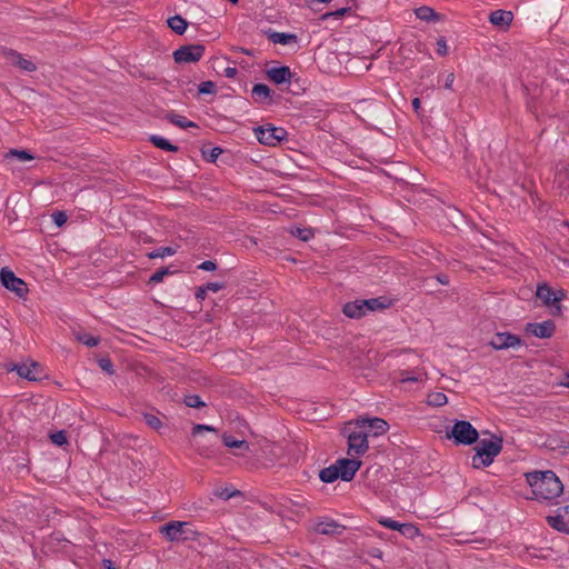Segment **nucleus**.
I'll use <instances>...</instances> for the list:
<instances>
[{
	"mask_svg": "<svg viewBox=\"0 0 569 569\" xmlns=\"http://www.w3.org/2000/svg\"><path fill=\"white\" fill-rule=\"evenodd\" d=\"M436 44H437V53L441 57H445L448 53V47H447V41H446L445 37L438 38Z\"/></svg>",
	"mask_w": 569,
	"mask_h": 569,
	"instance_id": "a18cd8bd",
	"label": "nucleus"
},
{
	"mask_svg": "<svg viewBox=\"0 0 569 569\" xmlns=\"http://www.w3.org/2000/svg\"><path fill=\"white\" fill-rule=\"evenodd\" d=\"M51 441L57 446H63L68 442L67 435L64 431H57L50 435Z\"/></svg>",
	"mask_w": 569,
	"mask_h": 569,
	"instance_id": "37998d69",
	"label": "nucleus"
},
{
	"mask_svg": "<svg viewBox=\"0 0 569 569\" xmlns=\"http://www.w3.org/2000/svg\"><path fill=\"white\" fill-rule=\"evenodd\" d=\"M336 465L340 473V479L343 481H350L359 470L361 461L357 459L342 458L337 460Z\"/></svg>",
	"mask_w": 569,
	"mask_h": 569,
	"instance_id": "4468645a",
	"label": "nucleus"
},
{
	"mask_svg": "<svg viewBox=\"0 0 569 569\" xmlns=\"http://www.w3.org/2000/svg\"><path fill=\"white\" fill-rule=\"evenodd\" d=\"M319 478L321 481L331 483L336 481L338 478H340V473L338 471L337 465L329 466L327 468H323L320 473Z\"/></svg>",
	"mask_w": 569,
	"mask_h": 569,
	"instance_id": "a878e982",
	"label": "nucleus"
},
{
	"mask_svg": "<svg viewBox=\"0 0 569 569\" xmlns=\"http://www.w3.org/2000/svg\"><path fill=\"white\" fill-rule=\"evenodd\" d=\"M150 141L157 148L166 150V151L177 152L179 149L178 146L172 144L169 140H167L166 138H163L161 136L153 134L150 137Z\"/></svg>",
	"mask_w": 569,
	"mask_h": 569,
	"instance_id": "cd10ccee",
	"label": "nucleus"
},
{
	"mask_svg": "<svg viewBox=\"0 0 569 569\" xmlns=\"http://www.w3.org/2000/svg\"><path fill=\"white\" fill-rule=\"evenodd\" d=\"M198 268L204 271H213L217 269V264L211 260H206L202 263H200Z\"/></svg>",
	"mask_w": 569,
	"mask_h": 569,
	"instance_id": "8fccbe9b",
	"label": "nucleus"
},
{
	"mask_svg": "<svg viewBox=\"0 0 569 569\" xmlns=\"http://www.w3.org/2000/svg\"><path fill=\"white\" fill-rule=\"evenodd\" d=\"M164 118L172 124L187 129V128H197L198 126L190 120H187L184 117L177 114L174 112H168Z\"/></svg>",
	"mask_w": 569,
	"mask_h": 569,
	"instance_id": "5701e85b",
	"label": "nucleus"
},
{
	"mask_svg": "<svg viewBox=\"0 0 569 569\" xmlns=\"http://www.w3.org/2000/svg\"><path fill=\"white\" fill-rule=\"evenodd\" d=\"M447 437L453 438L457 445H472L477 442L479 433L469 421L458 420L451 430L447 431Z\"/></svg>",
	"mask_w": 569,
	"mask_h": 569,
	"instance_id": "20e7f679",
	"label": "nucleus"
},
{
	"mask_svg": "<svg viewBox=\"0 0 569 569\" xmlns=\"http://www.w3.org/2000/svg\"><path fill=\"white\" fill-rule=\"evenodd\" d=\"M527 333H530L537 338L548 339L551 338L556 331V325L552 320H546L542 322H529L525 328Z\"/></svg>",
	"mask_w": 569,
	"mask_h": 569,
	"instance_id": "f8f14e48",
	"label": "nucleus"
},
{
	"mask_svg": "<svg viewBox=\"0 0 569 569\" xmlns=\"http://www.w3.org/2000/svg\"><path fill=\"white\" fill-rule=\"evenodd\" d=\"M263 33L267 36L268 40L274 44L279 43L286 46L298 42V37L295 33L278 32L272 29H267Z\"/></svg>",
	"mask_w": 569,
	"mask_h": 569,
	"instance_id": "dca6fc26",
	"label": "nucleus"
},
{
	"mask_svg": "<svg viewBox=\"0 0 569 569\" xmlns=\"http://www.w3.org/2000/svg\"><path fill=\"white\" fill-rule=\"evenodd\" d=\"M237 73H238V70H237V68H233V67H228L223 70V76L226 78H230V79L234 78L237 76Z\"/></svg>",
	"mask_w": 569,
	"mask_h": 569,
	"instance_id": "5fc2aeb1",
	"label": "nucleus"
},
{
	"mask_svg": "<svg viewBox=\"0 0 569 569\" xmlns=\"http://www.w3.org/2000/svg\"><path fill=\"white\" fill-rule=\"evenodd\" d=\"M221 153L222 149L219 147L211 148L208 152L202 150V156L210 162H214Z\"/></svg>",
	"mask_w": 569,
	"mask_h": 569,
	"instance_id": "a19ab883",
	"label": "nucleus"
},
{
	"mask_svg": "<svg viewBox=\"0 0 569 569\" xmlns=\"http://www.w3.org/2000/svg\"><path fill=\"white\" fill-rule=\"evenodd\" d=\"M172 273H173V271H171L169 268H160L150 277L149 282H152V283L161 282L166 276L172 274Z\"/></svg>",
	"mask_w": 569,
	"mask_h": 569,
	"instance_id": "e433bc0d",
	"label": "nucleus"
},
{
	"mask_svg": "<svg viewBox=\"0 0 569 569\" xmlns=\"http://www.w3.org/2000/svg\"><path fill=\"white\" fill-rule=\"evenodd\" d=\"M288 91L292 94H299L300 91L305 90V87L300 83V80L297 83H293L291 87L288 86Z\"/></svg>",
	"mask_w": 569,
	"mask_h": 569,
	"instance_id": "864d4df0",
	"label": "nucleus"
},
{
	"mask_svg": "<svg viewBox=\"0 0 569 569\" xmlns=\"http://www.w3.org/2000/svg\"><path fill=\"white\" fill-rule=\"evenodd\" d=\"M448 401L443 392H432L428 396V403L435 407H441Z\"/></svg>",
	"mask_w": 569,
	"mask_h": 569,
	"instance_id": "473e14b6",
	"label": "nucleus"
},
{
	"mask_svg": "<svg viewBox=\"0 0 569 569\" xmlns=\"http://www.w3.org/2000/svg\"><path fill=\"white\" fill-rule=\"evenodd\" d=\"M144 422L152 429L158 430L162 426L160 419L152 413L143 415Z\"/></svg>",
	"mask_w": 569,
	"mask_h": 569,
	"instance_id": "ea45409f",
	"label": "nucleus"
},
{
	"mask_svg": "<svg viewBox=\"0 0 569 569\" xmlns=\"http://www.w3.org/2000/svg\"><path fill=\"white\" fill-rule=\"evenodd\" d=\"M214 496L222 499V500H229L230 498L234 496H239V490H230L229 488H220L214 490Z\"/></svg>",
	"mask_w": 569,
	"mask_h": 569,
	"instance_id": "f704fd0d",
	"label": "nucleus"
},
{
	"mask_svg": "<svg viewBox=\"0 0 569 569\" xmlns=\"http://www.w3.org/2000/svg\"><path fill=\"white\" fill-rule=\"evenodd\" d=\"M202 431H212L214 432L216 429L212 427V426H208V425H196L193 428H192V435L196 436Z\"/></svg>",
	"mask_w": 569,
	"mask_h": 569,
	"instance_id": "09e8293b",
	"label": "nucleus"
},
{
	"mask_svg": "<svg viewBox=\"0 0 569 569\" xmlns=\"http://www.w3.org/2000/svg\"><path fill=\"white\" fill-rule=\"evenodd\" d=\"M168 27L177 34H183L188 22L181 16H174L168 19Z\"/></svg>",
	"mask_w": 569,
	"mask_h": 569,
	"instance_id": "393cba45",
	"label": "nucleus"
},
{
	"mask_svg": "<svg viewBox=\"0 0 569 569\" xmlns=\"http://www.w3.org/2000/svg\"><path fill=\"white\" fill-rule=\"evenodd\" d=\"M222 441L228 448L239 449L241 451L239 455H243L250 449V446L246 440H238L230 435H223Z\"/></svg>",
	"mask_w": 569,
	"mask_h": 569,
	"instance_id": "4be33fe9",
	"label": "nucleus"
},
{
	"mask_svg": "<svg viewBox=\"0 0 569 569\" xmlns=\"http://www.w3.org/2000/svg\"><path fill=\"white\" fill-rule=\"evenodd\" d=\"M369 555L373 558H381L382 557V552L380 549L378 548H373L369 551Z\"/></svg>",
	"mask_w": 569,
	"mask_h": 569,
	"instance_id": "bf43d9fd",
	"label": "nucleus"
},
{
	"mask_svg": "<svg viewBox=\"0 0 569 569\" xmlns=\"http://www.w3.org/2000/svg\"><path fill=\"white\" fill-rule=\"evenodd\" d=\"M502 438L492 436L490 439H481L476 447V455L472 457V467H488L493 462L496 456L502 450Z\"/></svg>",
	"mask_w": 569,
	"mask_h": 569,
	"instance_id": "f03ea898",
	"label": "nucleus"
},
{
	"mask_svg": "<svg viewBox=\"0 0 569 569\" xmlns=\"http://www.w3.org/2000/svg\"><path fill=\"white\" fill-rule=\"evenodd\" d=\"M537 297L548 307H553L556 310L553 315H560L561 308L559 302L565 298L562 290L555 291L551 287L543 283L537 288Z\"/></svg>",
	"mask_w": 569,
	"mask_h": 569,
	"instance_id": "6e6552de",
	"label": "nucleus"
},
{
	"mask_svg": "<svg viewBox=\"0 0 569 569\" xmlns=\"http://www.w3.org/2000/svg\"><path fill=\"white\" fill-rule=\"evenodd\" d=\"M362 305L367 312L382 310L387 307V305L382 301V298L366 299L362 300Z\"/></svg>",
	"mask_w": 569,
	"mask_h": 569,
	"instance_id": "c756f323",
	"label": "nucleus"
},
{
	"mask_svg": "<svg viewBox=\"0 0 569 569\" xmlns=\"http://www.w3.org/2000/svg\"><path fill=\"white\" fill-rule=\"evenodd\" d=\"M566 382H563V386H566L567 388H569V373L566 376Z\"/></svg>",
	"mask_w": 569,
	"mask_h": 569,
	"instance_id": "e2e57ef3",
	"label": "nucleus"
},
{
	"mask_svg": "<svg viewBox=\"0 0 569 569\" xmlns=\"http://www.w3.org/2000/svg\"><path fill=\"white\" fill-rule=\"evenodd\" d=\"M512 19L513 16L511 11L501 9L492 11L489 16V21L500 29H507L512 22Z\"/></svg>",
	"mask_w": 569,
	"mask_h": 569,
	"instance_id": "f3484780",
	"label": "nucleus"
},
{
	"mask_svg": "<svg viewBox=\"0 0 569 569\" xmlns=\"http://www.w3.org/2000/svg\"><path fill=\"white\" fill-rule=\"evenodd\" d=\"M9 56L11 57V62L14 66L19 67L21 70L28 71V72H32V71H34L37 69L36 64L32 61L23 58L18 52L11 51L9 53Z\"/></svg>",
	"mask_w": 569,
	"mask_h": 569,
	"instance_id": "412c9836",
	"label": "nucleus"
},
{
	"mask_svg": "<svg viewBox=\"0 0 569 569\" xmlns=\"http://www.w3.org/2000/svg\"><path fill=\"white\" fill-rule=\"evenodd\" d=\"M521 339L510 332H498L490 341V346L496 350L516 348L521 346Z\"/></svg>",
	"mask_w": 569,
	"mask_h": 569,
	"instance_id": "ddd939ff",
	"label": "nucleus"
},
{
	"mask_svg": "<svg viewBox=\"0 0 569 569\" xmlns=\"http://www.w3.org/2000/svg\"><path fill=\"white\" fill-rule=\"evenodd\" d=\"M420 378L416 376H410L408 371L401 372V381L402 382H417Z\"/></svg>",
	"mask_w": 569,
	"mask_h": 569,
	"instance_id": "603ef678",
	"label": "nucleus"
},
{
	"mask_svg": "<svg viewBox=\"0 0 569 569\" xmlns=\"http://www.w3.org/2000/svg\"><path fill=\"white\" fill-rule=\"evenodd\" d=\"M251 94H252V99L257 103H270L272 100L271 90L264 83L254 84L252 88Z\"/></svg>",
	"mask_w": 569,
	"mask_h": 569,
	"instance_id": "6ab92c4d",
	"label": "nucleus"
},
{
	"mask_svg": "<svg viewBox=\"0 0 569 569\" xmlns=\"http://www.w3.org/2000/svg\"><path fill=\"white\" fill-rule=\"evenodd\" d=\"M547 522L551 528L556 529L557 531L569 533L568 525L566 523L562 516H548Z\"/></svg>",
	"mask_w": 569,
	"mask_h": 569,
	"instance_id": "bb28decb",
	"label": "nucleus"
},
{
	"mask_svg": "<svg viewBox=\"0 0 569 569\" xmlns=\"http://www.w3.org/2000/svg\"><path fill=\"white\" fill-rule=\"evenodd\" d=\"M291 233L302 241H308L313 238V231L310 228H296Z\"/></svg>",
	"mask_w": 569,
	"mask_h": 569,
	"instance_id": "72a5a7b5",
	"label": "nucleus"
},
{
	"mask_svg": "<svg viewBox=\"0 0 569 569\" xmlns=\"http://www.w3.org/2000/svg\"><path fill=\"white\" fill-rule=\"evenodd\" d=\"M207 290L218 292L224 288V283L221 282H209L204 286Z\"/></svg>",
	"mask_w": 569,
	"mask_h": 569,
	"instance_id": "3c124183",
	"label": "nucleus"
},
{
	"mask_svg": "<svg viewBox=\"0 0 569 569\" xmlns=\"http://www.w3.org/2000/svg\"><path fill=\"white\" fill-rule=\"evenodd\" d=\"M206 51V47L200 43L181 46L173 52V59L177 63H191L199 61Z\"/></svg>",
	"mask_w": 569,
	"mask_h": 569,
	"instance_id": "423d86ee",
	"label": "nucleus"
},
{
	"mask_svg": "<svg viewBox=\"0 0 569 569\" xmlns=\"http://www.w3.org/2000/svg\"><path fill=\"white\" fill-rule=\"evenodd\" d=\"M186 406L190 408H201L204 406V402L201 401L200 397L198 395H189L184 398Z\"/></svg>",
	"mask_w": 569,
	"mask_h": 569,
	"instance_id": "58836bf2",
	"label": "nucleus"
},
{
	"mask_svg": "<svg viewBox=\"0 0 569 569\" xmlns=\"http://www.w3.org/2000/svg\"><path fill=\"white\" fill-rule=\"evenodd\" d=\"M526 480L537 499H553L561 495L563 486L552 470L527 472Z\"/></svg>",
	"mask_w": 569,
	"mask_h": 569,
	"instance_id": "f257e3e1",
	"label": "nucleus"
},
{
	"mask_svg": "<svg viewBox=\"0 0 569 569\" xmlns=\"http://www.w3.org/2000/svg\"><path fill=\"white\" fill-rule=\"evenodd\" d=\"M369 433L365 430H355L348 436V455L358 457L366 453L369 448L368 445Z\"/></svg>",
	"mask_w": 569,
	"mask_h": 569,
	"instance_id": "9d476101",
	"label": "nucleus"
},
{
	"mask_svg": "<svg viewBox=\"0 0 569 569\" xmlns=\"http://www.w3.org/2000/svg\"><path fill=\"white\" fill-rule=\"evenodd\" d=\"M345 529L343 525L331 519L319 521L313 526L315 532L326 536H340Z\"/></svg>",
	"mask_w": 569,
	"mask_h": 569,
	"instance_id": "2eb2a0df",
	"label": "nucleus"
},
{
	"mask_svg": "<svg viewBox=\"0 0 569 569\" xmlns=\"http://www.w3.org/2000/svg\"><path fill=\"white\" fill-rule=\"evenodd\" d=\"M412 107H413V109H415V111H416V112H418V111H419V109H420V99H419V98H415V99L412 100Z\"/></svg>",
	"mask_w": 569,
	"mask_h": 569,
	"instance_id": "680f3d73",
	"label": "nucleus"
},
{
	"mask_svg": "<svg viewBox=\"0 0 569 569\" xmlns=\"http://www.w3.org/2000/svg\"><path fill=\"white\" fill-rule=\"evenodd\" d=\"M98 365L101 368V370H103L108 375L112 376L114 373L113 363L109 358H100L98 360Z\"/></svg>",
	"mask_w": 569,
	"mask_h": 569,
	"instance_id": "79ce46f5",
	"label": "nucleus"
},
{
	"mask_svg": "<svg viewBox=\"0 0 569 569\" xmlns=\"http://www.w3.org/2000/svg\"><path fill=\"white\" fill-rule=\"evenodd\" d=\"M350 9L349 8H340V9H337L335 11H331V12H327V13H323L321 16V19L322 20H327L328 18L330 17H335V18H341L343 17Z\"/></svg>",
	"mask_w": 569,
	"mask_h": 569,
	"instance_id": "c03bdc74",
	"label": "nucleus"
},
{
	"mask_svg": "<svg viewBox=\"0 0 569 569\" xmlns=\"http://www.w3.org/2000/svg\"><path fill=\"white\" fill-rule=\"evenodd\" d=\"M177 252L173 247H161L149 252L147 256L150 259L164 258L167 256H173Z\"/></svg>",
	"mask_w": 569,
	"mask_h": 569,
	"instance_id": "2f4dec72",
	"label": "nucleus"
},
{
	"mask_svg": "<svg viewBox=\"0 0 569 569\" xmlns=\"http://www.w3.org/2000/svg\"><path fill=\"white\" fill-rule=\"evenodd\" d=\"M379 523L388 529H392V530H397V531H399V529H400L399 526H401V523H399L398 521H395L392 519H381L379 521Z\"/></svg>",
	"mask_w": 569,
	"mask_h": 569,
	"instance_id": "de8ad7c7",
	"label": "nucleus"
},
{
	"mask_svg": "<svg viewBox=\"0 0 569 569\" xmlns=\"http://www.w3.org/2000/svg\"><path fill=\"white\" fill-rule=\"evenodd\" d=\"M358 429L365 430L369 437H378L386 433L389 425L381 418H360L356 421Z\"/></svg>",
	"mask_w": 569,
	"mask_h": 569,
	"instance_id": "9b49d317",
	"label": "nucleus"
},
{
	"mask_svg": "<svg viewBox=\"0 0 569 569\" xmlns=\"http://www.w3.org/2000/svg\"><path fill=\"white\" fill-rule=\"evenodd\" d=\"M159 532L170 542L193 540L198 535L187 521H169L159 528Z\"/></svg>",
	"mask_w": 569,
	"mask_h": 569,
	"instance_id": "7ed1b4c3",
	"label": "nucleus"
},
{
	"mask_svg": "<svg viewBox=\"0 0 569 569\" xmlns=\"http://www.w3.org/2000/svg\"><path fill=\"white\" fill-rule=\"evenodd\" d=\"M74 337L79 342L88 347H96L100 342L99 337L91 336L90 333L87 332H76Z\"/></svg>",
	"mask_w": 569,
	"mask_h": 569,
	"instance_id": "7c9ffc66",
	"label": "nucleus"
},
{
	"mask_svg": "<svg viewBox=\"0 0 569 569\" xmlns=\"http://www.w3.org/2000/svg\"><path fill=\"white\" fill-rule=\"evenodd\" d=\"M6 159L16 158L20 162L33 160L34 157L27 150L10 149L6 154Z\"/></svg>",
	"mask_w": 569,
	"mask_h": 569,
	"instance_id": "c85d7f7f",
	"label": "nucleus"
},
{
	"mask_svg": "<svg viewBox=\"0 0 569 569\" xmlns=\"http://www.w3.org/2000/svg\"><path fill=\"white\" fill-rule=\"evenodd\" d=\"M102 566H103L104 569H116L114 566H113L112 560H110V559H103L102 560Z\"/></svg>",
	"mask_w": 569,
	"mask_h": 569,
	"instance_id": "052dcab7",
	"label": "nucleus"
},
{
	"mask_svg": "<svg viewBox=\"0 0 569 569\" xmlns=\"http://www.w3.org/2000/svg\"><path fill=\"white\" fill-rule=\"evenodd\" d=\"M342 311L348 318H353V319H357V318H360V317L367 315V311L362 305V300H356V301L346 303L342 308Z\"/></svg>",
	"mask_w": 569,
	"mask_h": 569,
	"instance_id": "aec40b11",
	"label": "nucleus"
},
{
	"mask_svg": "<svg viewBox=\"0 0 569 569\" xmlns=\"http://www.w3.org/2000/svg\"><path fill=\"white\" fill-rule=\"evenodd\" d=\"M437 281L441 284H448L449 283V277L445 273H441V274H438L437 276Z\"/></svg>",
	"mask_w": 569,
	"mask_h": 569,
	"instance_id": "13d9d810",
	"label": "nucleus"
},
{
	"mask_svg": "<svg viewBox=\"0 0 569 569\" xmlns=\"http://www.w3.org/2000/svg\"><path fill=\"white\" fill-rule=\"evenodd\" d=\"M67 214L63 211H56L52 213V220L58 227H62L67 222Z\"/></svg>",
	"mask_w": 569,
	"mask_h": 569,
	"instance_id": "49530a36",
	"label": "nucleus"
},
{
	"mask_svg": "<svg viewBox=\"0 0 569 569\" xmlns=\"http://www.w3.org/2000/svg\"><path fill=\"white\" fill-rule=\"evenodd\" d=\"M14 369L21 378L28 380H38L41 372V367L38 362L17 365Z\"/></svg>",
	"mask_w": 569,
	"mask_h": 569,
	"instance_id": "a211bd4d",
	"label": "nucleus"
},
{
	"mask_svg": "<svg viewBox=\"0 0 569 569\" xmlns=\"http://www.w3.org/2000/svg\"><path fill=\"white\" fill-rule=\"evenodd\" d=\"M416 17L422 21H438L440 18V16L428 6L416 9Z\"/></svg>",
	"mask_w": 569,
	"mask_h": 569,
	"instance_id": "b1692460",
	"label": "nucleus"
},
{
	"mask_svg": "<svg viewBox=\"0 0 569 569\" xmlns=\"http://www.w3.org/2000/svg\"><path fill=\"white\" fill-rule=\"evenodd\" d=\"M453 81H455V74L451 72L446 78L445 88L451 89Z\"/></svg>",
	"mask_w": 569,
	"mask_h": 569,
	"instance_id": "4d7b16f0",
	"label": "nucleus"
},
{
	"mask_svg": "<svg viewBox=\"0 0 569 569\" xmlns=\"http://www.w3.org/2000/svg\"><path fill=\"white\" fill-rule=\"evenodd\" d=\"M0 282L6 289L12 291L19 298L26 297L29 291L27 283L21 278L17 277L8 267L0 270Z\"/></svg>",
	"mask_w": 569,
	"mask_h": 569,
	"instance_id": "39448f33",
	"label": "nucleus"
},
{
	"mask_svg": "<svg viewBox=\"0 0 569 569\" xmlns=\"http://www.w3.org/2000/svg\"><path fill=\"white\" fill-rule=\"evenodd\" d=\"M198 91L200 94H212L216 92V84L213 81H202L199 87Z\"/></svg>",
	"mask_w": 569,
	"mask_h": 569,
	"instance_id": "4c0bfd02",
	"label": "nucleus"
},
{
	"mask_svg": "<svg viewBox=\"0 0 569 569\" xmlns=\"http://www.w3.org/2000/svg\"><path fill=\"white\" fill-rule=\"evenodd\" d=\"M266 74L270 81L278 86L288 84L291 87L293 83L298 84L300 80L287 66L269 68L266 70Z\"/></svg>",
	"mask_w": 569,
	"mask_h": 569,
	"instance_id": "1a4fd4ad",
	"label": "nucleus"
},
{
	"mask_svg": "<svg viewBox=\"0 0 569 569\" xmlns=\"http://www.w3.org/2000/svg\"><path fill=\"white\" fill-rule=\"evenodd\" d=\"M258 141L266 146H276L287 138V131L283 128L273 126H261L254 129Z\"/></svg>",
	"mask_w": 569,
	"mask_h": 569,
	"instance_id": "0eeeda50",
	"label": "nucleus"
},
{
	"mask_svg": "<svg viewBox=\"0 0 569 569\" xmlns=\"http://www.w3.org/2000/svg\"><path fill=\"white\" fill-rule=\"evenodd\" d=\"M207 291L208 290L204 286L199 287V288H197L194 296L198 300H203L206 298Z\"/></svg>",
	"mask_w": 569,
	"mask_h": 569,
	"instance_id": "6e6d98bb",
	"label": "nucleus"
},
{
	"mask_svg": "<svg viewBox=\"0 0 569 569\" xmlns=\"http://www.w3.org/2000/svg\"><path fill=\"white\" fill-rule=\"evenodd\" d=\"M399 532L408 538L418 536L419 529L412 523H401Z\"/></svg>",
	"mask_w": 569,
	"mask_h": 569,
	"instance_id": "c9c22d12",
	"label": "nucleus"
}]
</instances>
